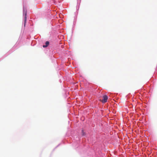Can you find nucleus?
Returning <instances> with one entry per match:
<instances>
[{"instance_id":"1","label":"nucleus","mask_w":157,"mask_h":157,"mask_svg":"<svg viewBox=\"0 0 157 157\" xmlns=\"http://www.w3.org/2000/svg\"><path fill=\"white\" fill-rule=\"evenodd\" d=\"M103 99L101 101L103 103L106 102L107 101L108 99V97L106 95H104L103 96Z\"/></svg>"},{"instance_id":"2","label":"nucleus","mask_w":157,"mask_h":157,"mask_svg":"<svg viewBox=\"0 0 157 157\" xmlns=\"http://www.w3.org/2000/svg\"><path fill=\"white\" fill-rule=\"evenodd\" d=\"M49 44V42L48 41H47L45 42V45L43 46V48H45L48 46Z\"/></svg>"},{"instance_id":"3","label":"nucleus","mask_w":157,"mask_h":157,"mask_svg":"<svg viewBox=\"0 0 157 157\" xmlns=\"http://www.w3.org/2000/svg\"><path fill=\"white\" fill-rule=\"evenodd\" d=\"M26 13H25V20H24V25H25V24L26 23Z\"/></svg>"},{"instance_id":"4","label":"nucleus","mask_w":157,"mask_h":157,"mask_svg":"<svg viewBox=\"0 0 157 157\" xmlns=\"http://www.w3.org/2000/svg\"><path fill=\"white\" fill-rule=\"evenodd\" d=\"M82 135L83 136H85L86 135L85 132L83 130L82 131Z\"/></svg>"}]
</instances>
